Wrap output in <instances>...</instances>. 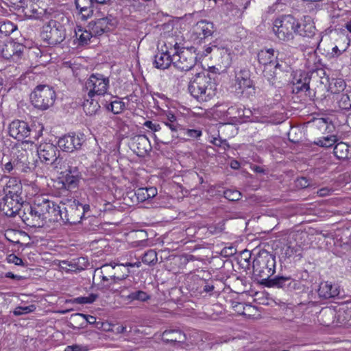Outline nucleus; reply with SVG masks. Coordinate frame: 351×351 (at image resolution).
<instances>
[{
	"label": "nucleus",
	"instance_id": "774afa93",
	"mask_svg": "<svg viewBox=\"0 0 351 351\" xmlns=\"http://www.w3.org/2000/svg\"><path fill=\"white\" fill-rule=\"evenodd\" d=\"M80 346L78 345L69 346L66 348L65 351H80Z\"/></svg>",
	"mask_w": 351,
	"mask_h": 351
},
{
	"label": "nucleus",
	"instance_id": "3c124183",
	"mask_svg": "<svg viewBox=\"0 0 351 351\" xmlns=\"http://www.w3.org/2000/svg\"><path fill=\"white\" fill-rule=\"evenodd\" d=\"M75 4L77 10L95 8L94 0H75Z\"/></svg>",
	"mask_w": 351,
	"mask_h": 351
},
{
	"label": "nucleus",
	"instance_id": "b1692460",
	"mask_svg": "<svg viewBox=\"0 0 351 351\" xmlns=\"http://www.w3.org/2000/svg\"><path fill=\"white\" fill-rule=\"evenodd\" d=\"M214 56L217 62V66L221 70L229 68L232 64V55L230 49L226 47L215 46Z\"/></svg>",
	"mask_w": 351,
	"mask_h": 351
},
{
	"label": "nucleus",
	"instance_id": "052dcab7",
	"mask_svg": "<svg viewBox=\"0 0 351 351\" xmlns=\"http://www.w3.org/2000/svg\"><path fill=\"white\" fill-rule=\"evenodd\" d=\"M310 184V181L306 177H301L296 180V186L300 189H305Z\"/></svg>",
	"mask_w": 351,
	"mask_h": 351
},
{
	"label": "nucleus",
	"instance_id": "f704fd0d",
	"mask_svg": "<svg viewBox=\"0 0 351 351\" xmlns=\"http://www.w3.org/2000/svg\"><path fill=\"white\" fill-rule=\"evenodd\" d=\"M115 266H117V263L111 262L110 263L104 264L101 267L97 269L100 271H102L104 275L118 282L120 277L116 276L117 273L114 269ZM118 274H119L117 273V275Z\"/></svg>",
	"mask_w": 351,
	"mask_h": 351
},
{
	"label": "nucleus",
	"instance_id": "f8f14e48",
	"mask_svg": "<svg viewBox=\"0 0 351 351\" xmlns=\"http://www.w3.org/2000/svg\"><path fill=\"white\" fill-rule=\"evenodd\" d=\"M197 62V53L194 47L176 51L173 54V66L183 71L191 70Z\"/></svg>",
	"mask_w": 351,
	"mask_h": 351
},
{
	"label": "nucleus",
	"instance_id": "e433bc0d",
	"mask_svg": "<svg viewBox=\"0 0 351 351\" xmlns=\"http://www.w3.org/2000/svg\"><path fill=\"white\" fill-rule=\"evenodd\" d=\"M309 82L310 77L308 76H305L303 79H299L297 80L296 83H294L293 92L295 93H299L300 92H307L310 90L309 87Z\"/></svg>",
	"mask_w": 351,
	"mask_h": 351
},
{
	"label": "nucleus",
	"instance_id": "6e6552de",
	"mask_svg": "<svg viewBox=\"0 0 351 351\" xmlns=\"http://www.w3.org/2000/svg\"><path fill=\"white\" fill-rule=\"evenodd\" d=\"M37 152L41 162L51 165L54 169L61 167L64 163L66 164L65 159L59 156V149L52 143H41L38 147Z\"/></svg>",
	"mask_w": 351,
	"mask_h": 351
},
{
	"label": "nucleus",
	"instance_id": "bf43d9fd",
	"mask_svg": "<svg viewBox=\"0 0 351 351\" xmlns=\"http://www.w3.org/2000/svg\"><path fill=\"white\" fill-rule=\"evenodd\" d=\"M143 125H144V126H145L146 128L150 129L151 130H152L154 132H159V131L162 132L163 130V128H162V127L160 126V124L156 123H153L151 121H146Z\"/></svg>",
	"mask_w": 351,
	"mask_h": 351
},
{
	"label": "nucleus",
	"instance_id": "8fccbe9b",
	"mask_svg": "<svg viewBox=\"0 0 351 351\" xmlns=\"http://www.w3.org/2000/svg\"><path fill=\"white\" fill-rule=\"evenodd\" d=\"M134 195L136 197V201L138 202H143L149 199V195L145 188H138L134 191Z\"/></svg>",
	"mask_w": 351,
	"mask_h": 351
},
{
	"label": "nucleus",
	"instance_id": "dca6fc26",
	"mask_svg": "<svg viewBox=\"0 0 351 351\" xmlns=\"http://www.w3.org/2000/svg\"><path fill=\"white\" fill-rule=\"evenodd\" d=\"M189 289L194 293H209L215 289L213 280H205L198 276H193L188 281Z\"/></svg>",
	"mask_w": 351,
	"mask_h": 351
},
{
	"label": "nucleus",
	"instance_id": "5fc2aeb1",
	"mask_svg": "<svg viewBox=\"0 0 351 351\" xmlns=\"http://www.w3.org/2000/svg\"><path fill=\"white\" fill-rule=\"evenodd\" d=\"M181 131L184 132V134H186L188 137L192 138H197L200 137L202 134V130L197 129H184Z\"/></svg>",
	"mask_w": 351,
	"mask_h": 351
},
{
	"label": "nucleus",
	"instance_id": "4c0bfd02",
	"mask_svg": "<svg viewBox=\"0 0 351 351\" xmlns=\"http://www.w3.org/2000/svg\"><path fill=\"white\" fill-rule=\"evenodd\" d=\"M346 86L345 81L341 78L332 79L329 84V89L332 94H339L343 91Z\"/></svg>",
	"mask_w": 351,
	"mask_h": 351
},
{
	"label": "nucleus",
	"instance_id": "2eb2a0df",
	"mask_svg": "<svg viewBox=\"0 0 351 351\" xmlns=\"http://www.w3.org/2000/svg\"><path fill=\"white\" fill-rule=\"evenodd\" d=\"M84 141V134L69 133L60 138L58 145L63 152L72 153L80 149Z\"/></svg>",
	"mask_w": 351,
	"mask_h": 351
},
{
	"label": "nucleus",
	"instance_id": "338daca9",
	"mask_svg": "<svg viewBox=\"0 0 351 351\" xmlns=\"http://www.w3.org/2000/svg\"><path fill=\"white\" fill-rule=\"evenodd\" d=\"M147 191V195H149V199L154 197L157 194V191L156 188L150 187L145 188Z\"/></svg>",
	"mask_w": 351,
	"mask_h": 351
},
{
	"label": "nucleus",
	"instance_id": "20e7f679",
	"mask_svg": "<svg viewBox=\"0 0 351 351\" xmlns=\"http://www.w3.org/2000/svg\"><path fill=\"white\" fill-rule=\"evenodd\" d=\"M30 98L36 108L47 110L53 105L56 95L52 87L48 85H38L34 88Z\"/></svg>",
	"mask_w": 351,
	"mask_h": 351
},
{
	"label": "nucleus",
	"instance_id": "423d86ee",
	"mask_svg": "<svg viewBox=\"0 0 351 351\" xmlns=\"http://www.w3.org/2000/svg\"><path fill=\"white\" fill-rule=\"evenodd\" d=\"M60 217L58 221L62 220L64 223L77 224L82 219V208L78 206V200L66 199L65 202H60Z\"/></svg>",
	"mask_w": 351,
	"mask_h": 351
},
{
	"label": "nucleus",
	"instance_id": "1a4fd4ad",
	"mask_svg": "<svg viewBox=\"0 0 351 351\" xmlns=\"http://www.w3.org/2000/svg\"><path fill=\"white\" fill-rule=\"evenodd\" d=\"M162 123L171 130V133L169 134L167 128H163L162 133L160 134L161 137L160 142L164 145H168L178 138V132L183 130V127L179 123V119L171 112H168L166 114V117L163 118Z\"/></svg>",
	"mask_w": 351,
	"mask_h": 351
},
{
	"label": "nucleus",
	"instance_id": "9d476101",
	"mask_svg": "<svg viewBox=\"0 0 351 351\" xmlns=\"http://www.w3.org/2000/svg\"><path fill=\"white\" fill-rule=\"evenodd\" d=\"M210 76H206L204 73H198L193 80L189 82L188 90L195 98H202L205 95H210L212 92Z\"/></svg>",
	"mask_w": 351,
	"mask_h": 351
},
{
	"label": "nucleus",
	"instance_id": "de8ad7c7",
	"mask_svg": "<svg viewBox=\"0 0 351 351\" xmlns=\"http://www.w3.org/2000/svg\"><path fill=\"white\" fill-rule=\"evenodd\" d=\"M98 298V295L95 293H90L88 296H80L75 298V302L77 304H92Z\"/></svg>",
	"mask_w": 351,
	"mask_h": 351
},
{
	"label": "nucleus",
	"instance_id": "473e14b6",
	"mask_svg": "<svg viewBox=\"0 0 351 351\" xmlns=\"http://www.w3.org/2000/svg\"><path fill=\"white\" fill-rule=\"evenodd\" d=\"M76 38L78 40V45L84 46L88 43L92 38V33L84 29L81 26H77L75 29Z\"/></svg>",
	"mask_w": 351,
	"mask_h": 351
},
{
	"label": "nucleus",
	"instance_id": "c85d7f7f",
	"mask_svg": "<svg viewBox=\"0 0 351 351\" xmlns=\"http://www.w3.org/2000/svg\"><path fill=\"white\" fill-rule=\"evenodd\" d=\"M171 64H173V56H171L167 51H158L154 56L153 65L156 69L165 70L168 69Z\"/></svg>",
	"mask_w": 351,
	"mask_h": 351
},
{
	"label": "nucleus",
	"instance_id": "6e6d98bb",
	"mask_svg": "<svg viewBox=\"0 0 351 351\" xmlns=\"http://www.w3.org/2000/svg\"><path fill=\"white\" fill-rule=\"evenodd\" d=\"M272 67H270L269 69H267V68H265L263 71V75L264 77L267 79V80L271 84H274L275 79L276 77V71H271Z\"/></svg>",
	"mask_w": 351,
	"mask_h": 351
},
{
	"label": "nucleus",
	"instance_id": "72a5a7b5",
	"mask_svg": "<svg viewBox=\"0 0 351 351\" xmlns=\"http://www.w3.org/2000/svg\"><path fill=\"white\" fill-rule=\"evenodd\" d=\"M64 265H66L71 267V270L73 271H82L87 265V259L84 257H79L77 258L72 259L71 261H62Z\"/></svg>",
	"mask_w": 351,
	"mask_h": 351
},
{
	"label": "nucleus",
	"instance_id": "393cba45",
	"mask_svg": "<svg viewBox=\"0 0 351 351\" xmlns=\"http://www.w3.org/2000/svg\"><path fill=\"white\" fill-rule=\"evenodd\" d=\"M162 339L166 343L174 345H180L185 342L186 337L185 333L178 328L165 330L162 334Z\"/></svg>",
	"mask_w": 351,
	"mask_h": 351
},
{
	"label": "nucleus",
	"instance_id": "9b49d317",
	"mask_svg": "<svg viewBox=\"0 0 351 351\" xmlns=\"http://www.w3.org/2000/svg\"><path fill=\"white\" fill-rule=\"evenodd\" d=\"M109 87V78L101 73L92 74L85 83L88 96L92 98L95 95L104 97Z\"/></svg>",
	"mask_w": 351,
	"mask_h": 351
},
{
	"label": "nucleus",
	"instance_id": "a18cd8bd",
	"mask_svg": "<svg viewBox=\"0 0 351 351\" xmlns=\"http://www.w3.org/2000/svg\"><path fill=\"white\" fill-rule=\"evenodd\" d=\"M338 105L342 110H348L351 109L350 99L348 93L340 95V97L338 99Z\"/></svg>",
	"mask_w": 351,
	"mask_h": 351
},
{
	"label": "nucleus",
	"instance_id": "4be33fe9",
	"mask_svg": "<svg viewBox=\"0 0 351 351\" xmlns=\"http://www.w3.org/2000/svg\"><path fill=\"white\" fill-rule=\"evenodd\" d=\"M131 148L138 156H145L152 149L149 138L145 135H136L132 138Z\"/></svg>",
	"mask_w": 351,
	"mask_h": 351
},
{
	"label": "nucleus",
	"instance_id": "79ce46f5",
	"mask_svg": "<svg viewBox=\"0 0 351 351\" xmlns=\"http://www.w3.org/2000/svg\"><path fill=\"white\" fill-rule=\"evenodd\" d=\"M16 27L10 21H0V34L7 36L12 33Z\"/></svg>",
	"mask_w": 351,
	"mask_h": 351
},
{
	"label": "nucleus",
	"instance_id": "cd10ccee",
	"mask_svg": "<svg viewBox=\"0 0 351 351\" xmlns=\"http://www.w3.org/2000/svg\"><path fill=\"white\" fill-rule=\"evenodd\" d=\"M15 169L21 172L31 171L30 162L28 159V153L26 150H18L14 158Z\"/></svg>",
	"mask_w": 351,
	"mask_h": 351
},
{
	"label": "nucleus",
	"instance_id": "a19ab883",
	"mask_svg": "<svg viewBox=\"0 0 351 351\" xmlns=\"http://www.w3.org/2000/svg\"><path fill=\"white\" fill-rule=\"evenodd\" d=\"M108 29H109L108 22L104 18L98 19L93 27L94 33L97 35L103 34Z\"/></svg>",
	"mask_w": 351,
	"mask_h": 351
},
{
	"label": "nucleus",
	"instance_id": "f03ea898",
	"mask_svg": "<svg viewBox=\"0 0 351 351\" xmlns=\"http://www.w3.org/2000/svg\"><path fill=\"white\" fill-rule=\"evenodd\" d=\"M64 162L66 164L64 163L61 167L56 169L58 171L62 170L61 181L58 182L60 185L58 189L60 190L58 192L60 196L67 197L73 190L78 188L82 174L77 166L75 165V161L73 158L65 159Z\"/></svg>",
	"mask_w": 351,
	"mask_h": 351
},
{
	"label": "nucleus",
	"instance_id": "13d9d810",
	"mask_svg": "<svg viewBox=\"0 0 351 351\" xmlns=\"http://www.w3.org/2000/svg\"><path fill=\"white\" fill-rule=\"evenodd\" d=\"M95 8H88L85 9L78 10L80 14L82 15L83 20H87L91 17L93 14Z\"/></svg>",
	"mask_w": 351,
	"mask_h": 351
},
{
	"label": "nucleus",
	"instance_id": "c9c22d12",
	"mask_svg": "<svg viewBox=\"0 0 351 351\" xmlns=\"http://www.w3.org/2000/svg\"><path fill=\"white\" fill-rule=\"evenodd\" d=\"M99 108L100 104L99 101L94 100L93 97L84 101L83 109L87 115L92 116L95 114Z\"/></svg>",
	"mask_w": 351,
	"mask_h": 351
},
{
	"label": "nucleus",
	"instance_id": "ea45409f",
	"mask_svg": "<svg viewBox=\"0 0 351 351\" xmlns=\"http://www.w3.org/2000/svg\"><path fill=\"white\" fill-rule=\"evenodd\" d=\"M127 298L130 301L138 300L145 302L150 299V295L143 291L138 290L131 292L127 296Z\"/></svg>",
	"mask_w": 351,
	"mask_h": 351
},
{
	"label": "nucleus",
	"instance_id": "6ab92c4d",
	"mask_svg": "<svg viewBox=\"0 0 351 351\" xmlns=\"http://www.w3.org/2000/svg\"><path fill=\"white\" fill-rule=\"evenodd\" d=\"M215 32L214 24L206 20L198 21L192 29L193 34L195 36V38L198 39L199 42L212 36Z\"/></svg>",
	"mask_w": 351,
	"mask_h": 351
},
{
	"label": "nucleus",
	"instance_id": "58836bf2",
	"mask_svg": "<svg viewBox=\"0 0 351 351\" xmlns=\"http://www.w3.org/2000/svg\"><path fill=\"white\" fill-rule=\"evenodd\" d=\"M337 141L336 136L330 135L318 138L315 141V144L322 147L328 148L332 147Z\"/></svg>",
	"mask_w": 351,
	"mask_h": 351
},
{
	"label": "nucleus",
	"instance_id": "aec40b11",
	"mask_svg": "<svg viewBox=\"0 0 351 351\" xmlns=\"http://www.w3.org/2000/svg\"><path fill=\"white\" fill-rule=\"evenodd\" d=\"M117 283L115 280L104 275L102 271L95 269L93 276V287L102 292L110 291L116 292L117 289H113L112 286Z\"/></svg>",
	"mask_w": 351,
	"mask_h": 351
},
{
	"label": "nucleus",
	"instance_id": "4d7b16f0",
	"mask_svg": "<svg viewBox=\"0 0 351 351\" xmlns=\"http://www.w3.org/2000/svg\"><path fill=\"white\" fill-rule=\"evenodd\" d=\"M308 58H307V66L311 67L312 65H317V56L315 51L312 50L308 53Z\"/></svg>",
	"mask_w": 351,
	"mask_h": 351
},
{
	"label": "nucleus",
	"instance_id": "c03bdc74",
	"mask_svg": "<svg viewBox=\"0 0 351 351\" xmlns=\"http://www.w3.org/2000/svg\"><path fill=\"white\" fill-rule=\"evenodd\" d=\"M15 44H10L9 45H5V47L2 50V56L4 58L9 59L12 58L14 55L19 56L18 53L21 52V49H14Z\"/></svg>",
	"mask_w": 351,
	"mask_h": 351
},
{
	"label": "nucleus",
	"instance_id": "2f4dec72",
	"mask_svg": "<svg viewBox=\"0 0 351 351\" xmlns=\"http://www.w3.org/2000/svg\"><path fill=\"white\" fill-rule=\"evenodd\" d=\"M333 153L338 159L349 158L350 156H351L350 146L343 142H340L335 145Z\"/></svg>",
	"mask_w": 351,
	"mask_h": 351
},
{
	"label": "nucleus",
	"instance_id": "0eeeda50",
	"mask_svg": "<svg viewBox=\"0 0 351 351\" xmlns=\"http://www.w3.org/2000/svg\"><path fill=\"white\" fill-rule=\"evenodd\" d=\"M34 203L43 225L47 220L58 222L60 212V205L44 197L36 199Z\"/></svg>",
	"mask_w": 351,
	"mask_h": 351
},
{
	"label": "nucleus",
	"instance_id": "69168bd1",
	"mask_svg": "<svg viewBox=\"0 0 351 351\" xmlns=\"http://www.w3.org/2000/svg\"><path fill=\"white\" fill-rule=\"evenodd\" d=\"M40 8L38 7L37 5H34L29 10V12L32 14L31 16L37 19V16H38V13L39 12L38 10H40Z\"/></svg>",
	"mask_w": 351,
	"mask_h": 351
},
{
	"label": "nucleus",
	"instance_id": "ddd939ff",
	"mask_svg": "<svg viewBox=\"0 0 351 351\" xmlns=\"http://www.w3.org/2000/svg\"><path fill=\"white\" fill-rule=\"evenodd\" d=\"M9 135L18 141L33 143L31 139L32 129L29 124L23 121L14 120L8 127Z\"/></svg>",
	"mask_w": 351,
	"mask_h": 351
},
{
	"label": "nucleus",
	"instance_id": "c756f323",
	"mask_svg": "<svg viewBox=\"0 0 351 351\" xmlns=\"http://www.w3.org/2000/svg\"><path fill=\"white\" fill-rule=\"evenodd\" d=\"M5 195L14 198H23L22 184L16 178H10L3 189Z\"/></svg>",
	"mask_w": 351,
	"mask_h": 351
},
{
	"label": "nucleus",
	"instance_id": "4468645a",
	"mask_svg": "<svg viewBox=\"0 0 351 351\" xmlns=\"http://www.w3.org/2000/svg\"><path fill=\"white\" fill-rule=\"evenodd\" d=\"M19 216L28 226L36 228L44 226L40 217H39L34 203L31 204L25 202L24 204H22V208Z\"/></svg>",
	"mask_w": 351,
	"mask_h": 351
},
{
	"label": "nucleus",
	"instance_id": "f3484780",
	"mask_svg": "<svg viewBox=\"0 0 351 351\" xmlns=\"http://www.w3.org/2000/svg\"><path fill=\"white\" fill-rule=\"evenodd\" d=\"M25 202L23 198H14L5 195L0 203V209L6 216L13 217L16 214H19L22 204Z\"/></svg>",
	"mask_w": 351,
	"mask_h": 351
},
{
	"label": "nucleus",
	"instance_id": "a211bd4d",
	"mask_svg": "<svg viewBox=\"0 0 351 351\" xmlns=\"http://www.w3.org/2000/svg\"><path fill=\"white\" fill-rule=\"evenodd\" d=\"M99 102L104 108L114 114L121 113L125 108V104L122 99L110 93L104 95V97H102Z\"/></svg>",
	"mask_w": 351,
	"mask_h": 351
},
{
	"label": "nucleus",
	"instance_id": "5701e85b",
	"mask_svg": "<svg viewBox=\"0 0 351 351\" xmlns=\"http://www.w3.org/2000/svg\"><path fill=\"white\" fill-rule=\"evenodd\" d=\"M296 34L303 37L312 38L313 40V43H312L313 47L317 45L319 37H317V30L314 25V23L312 22L311 21H305L302 23H300L298 21Z\"/></svg>",
	"mask_w": 351,
	"mask_h": 351
},
{
	"label": "nucleus",
	"instance_id": "412c9836",
	"mask_svg": "<svg viewBox=\"0 0 351 351\" xmlns=\"http://www.w3.org/2000/svg\"><path fill=\"white\" fill-rule=\"evenodd\" d=\"M320 315H330L335 317L337 324L339 326H351V308H340L336 313L330 308H325L322 310Z\"/></svg>",
	"mask_w": 351,
	"mask_h": 351
},
{
	"label": "nucleus",
	"instance_id": "a878e982",
	"mask_svg": "<svg viewBox=\"0 0 351 351\" xmlns=\"http://www.w3.org/2000/svg\"><path fill=\"white\" fill-rule=\"evenodd\" d=\"M317 293L320 298L328 300L338 296L339 291L337 285L332 284V282L328 281H325L320 283Z\"/></svg>",
	"mask_w": 351,
	"mask_h": 351
},
{
	"label": "nucleus",
	"instance_id": "09e8293b",
	"mask_svg": "<svg viewBox=\"0 0 351 351\" xmlns=\"http://www.w3.org/2000/svg\"><path fill=\"white\" fill-rule=\"evenodd\" d=\"M223 194L224 197L230 201H237L241 197V193L237 190L228 189Z\"/></svg>",
	"mask_w": 351,
	"mask_h": 351
},
{
	"label": "nucleus",
	"instance_id": "e2e57ef3",
	"mask_svg": "<svg viewBox=\"0 0 351 351\" xmlns=\"http://www.w3.org/2000/svg\"><path fill=\"white\" fill-rule=\"evenodd\" d=\"M8 261L10 263H14L16 265H24L23 260L21 258L16 256L15 254H10L8 256Z\"/></svg>",
	"mask_w": 351,
	"mask_h": 351
},
{
	"label": "nucleus",
	"instance_id": "37998d69",
	"mask_svg": "<svg viewBox=\"0 0 351 351\" xmlns=\"http://www.w3.org/2000/svg\"><path fill=\"white\" fill-rule=\"evenodd\" d=\"M142 261L147 265H154L157 263V253L154 250H149L145 253L142 258Z\"/></svg>",
	"mask_w": 351,
	"mask_h": 351
},
{
	"label": "nucleus",
	"instance_id": "0e129e2a",
	"mask_svg": "<svg viewBox=\"0 0 351 351\" xmlns=\"http://www.w3.org/2000/svg\"><path fill=\"white\" fill-rule=\"evenodd\" d=\"M4 171L10 173L12 170L15 169V165L14 160L12 161H9L4 165Z\"/></svg>",
	"mask_w": 351,
	"mask_h": 351
},
{
	"label": "nucleus",
	"instance_id": "680f3d73",
	"mask_svg": "<svg viewBox=\"0 0 351 351\" xmlns=\"http://www.w3.org/2000/svg\"><path fill=\"white\" fill-rule=\"evenodd\" d=\"M38 11L37 19L44 20L45 19H49V15L51 14V9L48 10L41 8Z\"/></svg>",
	"mask_w": 351,
	"mask_h": 351
},
{
	"label": "nucleus",
	"instance_id": "864d4df0",
	"mask_svg": "<svg viewBox=\"0 0 351 351\" xmlns=\"http://www.w3.org/2000/svg\"><path fill=\"white\" fill-rule=\"evenodd\" d=\"M35 309L34 305L27 306H18L14 311V315H21L23 314H26L30 312H32Z\"/></svg>",
	"mask_w": 351,
	"mask_h": 351
},
{
	"label": "nucleus",
	"instance_id": "49530a36",
	"mask_svg": "<svg viewBox=\"0 0 351 351\" xmlns=\"http://www.w3.org/2000/svg\"><path fill=\"white\" fill-rule=\"evenodd\" d=\"M115 272L119 274H116L117 276L120 277L119 281L126 279L130 273V271L128 268H125L123 266V264H117V266H115Z\"/></svg>",
	"mask_w": 351,
	"mask_h": 351
},
{
	"label": "nucleus",
	"instance_id": "bb28decb",
	"mask_svg": "<svg viewBox=\"0 0 351 351\" xmlns=\"http://www.w3.org/2000/svg\"><path fill=\"white\" fill-rule=\"evenodd\" d=\"M235 85L237 86V89L240 90L241 92L253 88V82L251 79L249 69L246 68L242 69L236 74Z\"/></svg>",
	"mask_w": 351,
	"mask_h": 351
},
{
	"label": "nucleus",
	"instance_id": "7c9ffc66",
	"mask_svg": "<svg viewBox=\"0 0 351 351\" xmlns=\"http://www.w3.org/2000/svg\"><path fill=\"white\" fill-rule=\"evenodd\" d=\"M274 50L269 49L267 50H261L257 55L258 60L260 64L265 65L267 69L272 67L274 65L272 58L274 57Z\"/></svg>",
	"mask_w": 351,
	"mask_h": 351
},
{
	"label": "nucleus",
	"instance_id": "7ed1b4c3",
	"mask_svg": "<svg viewBox=\"0 0 351 351\" xmlns=\"http://www.w3.org/2000/svg\"><path fill=\"white\" fill-rule=\"evenodd\" d=\"M298 20L291 15H283L274 22L273 31L278 38L283 41H289L293 38L296 34Z\"/></svg>",
	"mask_w": 351,
	"mask_h": 351
},
{
	"label": "nucleus",
	"instance_id": "39448f33",
	"mask_svg": "<svg viewBox=\"0 0 351 351\" xmlns=\"http://www.w3.org/2000/svg\"><path fill=\"white\" fill-rule=\"evenodd\" d=\"M40 36L48 45H56L64 40L66 29L59 21L50 20L43 27Z\"/></svg>",
	"mask_w": 351,
	"mask_h": 351
},
{
	"label": "nucleus",
	"instance_id": "f257e3e1",
	"mask_svg": "<svg viewBox=\"0 0 351 351\" xmlns=\"http://www.w3.org/2000/svg\"><path fill=\"white\" fill-rule=\"evenodd\" d=\"M276 256L267 251L260 252L253 261V273L260 283L267 287L297 289L299 282L290 276H271L275 273Z\"/></svg>",
	"mask_w": 351,
	"mask_h": 351
},
{
	"label": "nucleus",
	"instance_id": "603ef678",
	"mask_svg": "<svg viewBox=\"0 0 351 351\" xmlns=\"http://www.w3.org/2000/svg\"><path fill=\"white\" fill-rule=\"evenodd\" d=\"M73 317L75 318H80L86 321V322L90 324H97V327H98V324L99 322H96V317L90 315H84L82 313H76L73 315Z\"/></svg>",
	"mask_w": 351,
	"mask_h": 351
}]
</instances>
